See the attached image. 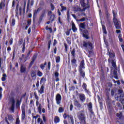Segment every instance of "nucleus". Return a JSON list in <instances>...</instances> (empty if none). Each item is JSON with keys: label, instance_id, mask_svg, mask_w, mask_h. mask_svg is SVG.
I'll return each instance as SVG.
<instances>
[{"label": "nucleus", "instance_id": "34", "mask_svg": "<svg viewBox=\"0 0 124 124\" xmlns=\"http://www.w3.org/2000/svg\"><path fill=\"white\" fill-rule=\"evenodd\" d=\"M90 49H88L87 50V52H88L89 54H88V57L89 58H91L92 56H93V51L90 50Z\"/></svg>", "mask_w": 124, "mask_h": 124}, {"label": "nucleus", "instance_id": "20", "mask_svg": "<svg viewBox=\"0 0 124 124\" xmlns=\"http://www.w3.org/2000/svg\"><path fill=\"white\" fill-rule=\"evenodd\" d=\"M36 58H37V54L35 53L33 55L32 58V61L30 63V64L32 65L33 63L34 62V61L35 60H36Z\"/></svg>", "mask_w": 124, "mask_h": 124}, {"label": "nucleus", "instance_id": "31", "mask_svg": "<svg viewBox=\"0 0 124 124\" xmlns=\"http://www.w3.org/2000/svg\"><path fill=\"white\" fill-rule=\"evenodd\" d=\"M8 119L10 122H13V121H14V119L11 115H8Z\"/></svg>", "mask_w": 124, "mask_h": 124}, {"label": "nucleus", "instance_id": "2", "mask_svg": "<svg viewBox=\"0 0 124 124\" xmlns=\"http://www.w3.org/2000/svg\"><path fill=\"white\" fill-rule=\"evenodd\" d=\"M118 93L115 94V98L116 100L120 101L122 104H124V91L122 89L118 90Z\"/></svg>", "mask_w": 124, "mask_h": 124}, {"label": "nucleus", "instance_id": "28", "mask_svg": "<svg viewBox=\"0 0 124 124\" xmlns=\"http://www.w3.org/2000/svg\"><path fill=\"white\" fill-rule=\"evenodd\" d=\"M22 43H24V39L23 38L19 39L17 44L18 46H20L21 45H22Z\"/></svg>", "mask_w": 124, "mask_h": 124}, {"label": "nucleus", "instance_id": "53", "mask_svg": "<svg viewBox=\"0 0 124 124\" xmlns=\"http://www.w3.org/2000/svg\"><path fill=\"white\" fill-rule=\"evenodd\" d=\"M2 91V88L0 87V100L1 99V97H2V94H1V92Z\"/></svg>", "mask_w": 124, "mask_h": 124}, {"label": "nucleus", "instance_id": "51", "mask_svg": "<svg viewBox=\"0 0 124 124\" xmlns=\"http://www.w3.org/2000/svg\"><path fill=\"white\" fill-rule=\"evenodd\" d=\"M47 68H48V70H50V69H51V62H48Z\"/></svg>", "mask_w": 124, "mask_h": 124}, {"label": "nucleus", "instance_id": "5", "mask_svg": "<svg viewBox=\"0 0 124 124\" xmlns=\"http://www.w3.org/2000/svg\"><path fill=\"white\" fill-rule=\"evenodd\" d=\"M116 122L120 123V122H122L124 121V116H123V113L122 112H119V113H116Z\"/></svg>", "mask_w": 124, "mask_h": 124}, {"label": "nucleus", "instance_id": "35", "mask_svg": "<svg viewBox=\"0 0 124 124\" xmlns=\"http://www.w3.org/2000/svg\"><path fill=\"white\" fill-rule=\"evenodd\" d=\"M37 123H38V124L40 123V124H44V121H42V119L40 118H39L37 120Z\"/></svg>", "mask_w": 124, "mask_h": 124}, {"label": "nucleus", "instance_id": "37", "mask_svg": "<svg viewBox=\"0 0 124 124\" xmlns=\"http://www.w3.org/2000/svg\"><path fill=\"white\" fill-rule=\"evenodd\" d=\"M64 111V108L62 107H60L58 109L59 113H62Z\"/></svg>", "mask_w": 124, "mask_h": 124}, {"label": "nucleus", "instance_id": "45", "mask_svg": "<svg viewBox=\"0 0 124 124\" xmlns=\"http://www.w3.org/2000/svg\"><path fill=\"white\" fill-rule=\"evenodd\" d=\"M44 16H45V13H43L40 17V20H42L43 19V18H44Z\"/></svg>", "mask_w": 124, "mask_h": 124}, {"label": "nucleus", "instance_id": "38", "mask_svg": "<svg viewBox=\"0 0 124 124\" xmlns=\"http://www.w3.org/2000/svg\"><path fill=\"white\" fill-rule=\"evenodd\" d=\"M88 110H90L91 109H93V104H92V103L90 102L88 104Z\"/></svg>", "mask_w": 124, "mask_h": 124}, {"label": "nucleus", "instance_id": "14", "mask_svg": "<svg viewBox=\"0 0 124 124\" xmlns=\"http://www.w3.org/2000/svg\"><path fill=\"white\" fill-rule=\"evenodd\" d=\"M83 69H85V62L84 60L81 61L78 66V70H83Z\"/></svg>", "mask_w": 124, "mask_h": 124}, {"label": "nucleus", "instance_id": "39", "mask_svg": "<svg viewBox=\"0 0 124 124\" xmlns=\"http://www.w3.org/2000/svg\"><path fill=\"white\" fill-rule=\"evenodd\" d=\"M43 82H46V78L43 77L41 78L40 83L42 84Z\"/></svg>", "mask_w": 124, "mask_h": 124}, {"label": "nucleus", "instance_id": "18", "mask_svg": "<svg viewBox=\"0 0 124 124\" xmlns=\"http://www.w3.org/2000/svg\"><path fill=\"white\" fill-rule=\"evenodd\" d=\"M79 100L81 101V102H84L85 100H86V96L83 93H79Z\"/></svg>", "mask_w": 124, "mask_h": 124}, {"label": "nucleus", "instance_id": "29", "mask_svg": "<svg viewBox=\"0 0 124 124\" xmlns=\"http://www.w3.org/2000/svg\"><path fill=\"white\" fill-rule=\"evenodd\" d=\"M80 74V76H82L83 78H85V72L84 71V70H78Z\"/></svg>", "mask_w": 124, "mask_h": 124}, {"label": "nucleus", "instance_id": "43", "mask_svg": "<svg viewBox=\"0 0 124 124\" xmlns=\"http://www.w3.org/2000/svg\"><path fill=\"white\" fill-rule=\"evenodd\" d=\"M61 61V57H60V56H57L56 58V62L57 63H59Z\"/></svg>", "mask_w": 124, "mask_h": 124}, {"label": "nucleus", "instance_id": "19", "mask_svg": "<svg viewBox=\"0 0 124 124\" xmlns=\"http://www.w3.org/2000/svg\"><path fill=\"white\" fill-rule=\"evenodd\" d=\"M20 73H26V71H27V67L22 64L20 66Z\"/></svg>", "mask_w": 124, "mask_h": 124}, {"label": "nucleus", "instance_id": "11", "mask_svg": "<svg viewBox=\"0 0 124 124\" xmlns=\"http://www.w3.org/2000/svg\"><path fill=\"white\" fill-rule=\"evenodd\" d=\"M108 53H109V58L108 60V62H111V61L115 60V53H110L109 50H108Z\"/></svg>", "mask_w": 124, "mask_h": 124}, {"label": "nucleus", "instance_id": "15", "mask_svg": "<svg viewBox=\"0 0 124 124\" xmlns=\"http://www.w3.org/2000/svg\"><path fill=\"white\" fill-rule=\"evenodd\" d=\"M67 117L68 118V123H69V124H74L73 116H72V115H67Z\"/></svg>", "mask_w": 124, "mask_h": 124}, {"label": "nucleus", "instance_id": "52", "mask_svg": "<svg viewBox=\"0 0 124 124\" xmlns=\"http://www.w3.org/2000/svg\"><path fill=\"white\" fill-rule=\"evenodd\" d=\"M45 2H44V0H41L40 1V5L41 6H43L44 5V4H45Z\"/></svg>", "mask_w": 124, "mask_h": 124}, {"label": "nucleus", "instance_id": "9", "mask_svg": "<svg viewBox=\"0 0 124 124\" xmlns=\"http://www.w3.org/2000/svg\"><path fill=\"white\" fill-rule=\"evenodd\" d=\"M56 101L58 105H60V104H61V102L62 101V95H61V94L58 93L56 94Z\"/></svg>", "mask_w": 124, "mask_h": 124}, {"label": "nucleus", "instance_id": "17", "mask_svg": "<svg viewBox=\"0 0 124 124\" xmlns=\"http://www.w3.org/2000/svg\"><path fill=\"white\" fill-rule=\"evenodd\" d=\"M34 3V1L33 0H28L27 3V10H30V4H31V6H32V5H33Z\"/></svg>", "mask_w": 124, "mask_h": 124}, {"label": "nucleus", "instance_id": "41", "mask_svg": "<svg viewBox=\"0 0 124 124\" xmlns=\"http://www.w3.org/2000/svg\"><path fill=\"white\" fill-rule=\"evenodd\" d=\"M37 75L39 77H42V75H43V73L42 72H40V71L38 70L37 73Z\"/></svg>", "mask_w": 124, "mask_h": 124}, {"label": "nucleus", "instance_id": "46", "mask_svg": "<svg viewBox=\"0 0 124 124\" xmlns=\"http://www.w3.org/2000/svg\"><path fill=\"white\" fill-rule=\"evenodd\" d=\"M71 31V29H70V30H68V29L67 30V31L65 32L66 35L68 36L70 34Z\"/></svg>", "mask_w": 124, "mask_h": 124}, {"label": "nucleus", "instance_id": "59", "mask_svg": "<svg viewBox=\"0 0 124 124\" xmlns=\"http://www.w3.org/2000/svg\"><path fill=\"white\" fill-rule=\"evenodd\" d=\"M111 94L112 96H114V95L115 94V90H111Z\"/></svg>", "mask_w": 124, "mask_h": 124}, {"label": "nucleus", "instance_id": "21", "mask_svg": "<svg viewBox=\"0 0 124 124\" xmlns=\"http://www.w3.org/2000/svg\"><path fill=\"white\" fill-rule=\"evenodd\" d=\"M113 75L114 76V78L115 79H116L117 80H118V79H119V77H118V72H117V70H118L117 69H113Z\"/></svg>", "mask_w": 124, "mask_h": 124}, {"label": "nucleus", "instance_id": "58", "mask_svg": "<svg viewBox=\"0 0 124 124\" xmlns=\"http://www.w3.org/2000/svg\"><path fill=\"white\" fill-rule=\"evenodd\" d=\"M31 20H28L27 21V26H31Z\"/></svg>", "mask_w": 124, "mask_h": 124}, {"label": "nucleus", "instance_id": "64", "mask_svg": "<svg viewBox=\"0 0 124 124\" xmlns=\"http://www.w3.org/2000/svg\"><path fill=\"white\" fill-rule=\"evenodd\" d=\"M73 109V105L72 104H71L70 106V111H72Z\"/></svg>", "mask_w": 124, "mask_h": 124}, {"label": "nucleus", "instance_id": "10", "mask_svg": "<svg viewBox=\"0 0 124 124\" xmlns=\"http://www.w3.org/2000/svg\"><path fill=\"white\" fill-rule=\"evenodd\" d=\"M74 105L77 107L78 110H81L82 108V104H80L77 99L74 100Z\"/></svg>", "mask_w": 124, "mask_h": 124}, {"label": "nucleus", "instance_id": "48", "mask_svg": "<svg viewBox=\"0 0 124 124\" xmlns=\"http://www.w3.org/2000/svg\"><path fill=\"white\" fill-rule=\"evenodd\" d=\"M38 112L40 114H41V104H40L38 108Z\"/></svg>", "mask_w": 124, "mask_h": 124}, {"label": "nucleus", "instance_id": "4", "mask_svg": "<svg viewBox=\"0 0 124 124\" xmlns=\"http://www.w3.org/2000/svg\"><path fill=\"white\" fill-rule=\"evenodd\" d=\"M83 46L85 48L86 51H88V50H92V49H93V44L90 42H86L84 41Z\"/></svg>", "mask_w": 124, "mask_h": 124}, {"label": "nucleus", "instance_id": "23", "mask_svg": "<svg viewBox=\"0 0 124 124\" xmlns=\"http://www.w3.org/2000/svg\"><path fill=\"white\" fill-rule=\"evenodd\" d=\"M38 93H39L40 94H42V93H44V85L41 86L40 89L38 90Z\"/></svg>", "mask_w": 124, "mask_h": 124}, {"label": "nucleus", "instance_id": "40", "mask_svg": "<svg viewBox=\"0 0 124 124\" xmlns=\"http://www.w3.org/2000/svg\"><path fill=\"white\" fill-rule=\"evenodd\" d=\"M49 20H50V21H51V22H53V21H54V20H55V15H52L50 16Z\"/></svg>", "mask_w": 124, "mask_h": 124}, {"label": "nucleus", "instance_id": "42", "mask_svg": "<svg viewBox=\"0 0 124 124\" xmlns=\"http://www.w3.org/2000/svg\"><path fill=\"white\" fill-rule=\"evenodd\" d=\"M86 21V18L83 17L80 19H77V22H85Z\"/></svg>", "mask_w": 124, "mask_h": 124}, {"label": "nucleus", "instance_id": "57", "mask_svg": "<svg viewBox=\"0 0 124 124\" xmlns=\"http://www.w3.org/2000/svg\"><path fill=\"white\" fill-rule=\"evenodd\" d=\"M83 37H85L86 39H89V36L85 33L83 34Z\"/></svg>", "mask_w": 124, "mask_h": 124}, {"label": "nucleus", "instance_id": "49", "mask_svg": "<svg viewBox=\"0 0 124 124\" xmlns=\"http://www.w3.org/2000/svg\"><path fill=\"white\" fill-rule=\"evenodd\" d=\"M4 6V3L3 2H1L0 3V9H2V8Z\"/></svg>", "mask_w": 124, "mask_h": 124}, {"label": "nucleus", "instance_id": "27", "mask_svg": "<svg viewBox=\"0 0 124 124\" xmlns=\"http://www.w3.org/2000/svg\"><path fill=\"white\" fill-rule=\"evenodd\" d=\"M54 123H55V124H58V123H60V118L59 117V116H55Z\"/></svg>", "mask_w": 124, "mask_h": 124}, {"label": "nucleus", "instance_id": "7", "mask_svg": "<svg viewBox=\"0 0 124 124\" xmlns=\"http://www.w3.org/2000/svg\"><path fill=\"white\" fill-rule=\"evenodd\" d=\"M113 22L116 29L117 30H120L121 29V22L116 19L113 20Z\"/></svg>", "mask_w": 124, "mask_h": 124}, {"label": "nucleus", "instance_id": "54", "mask_svg": "<svg viewBox=\"0 0 124 124\" xmlns=\"http://www.w3.org/2000/svg\"><path fill=\"white\" fill-rule=\"evenodd\" d=\"M16 124H20V120L19 119V117H17L16 119Z\"/></svg>", "mask_w": 124, "mask_h": 124}, {"label": "nucleus", "instance_id": "22", "mask_svg": "<svg viewBox=\"0 0 124 124\" xmlns=\"http://www.w3.org/2000/svg\"><path fill=\"white\" fill-rule=\"evenodd\" d=\"M72 30H73V32H76V31H77V29L75 26V24H74V22H72Z\"/></svg>", "mask_w": 124, "mask_h": 124}, {"label": "nucleus", "instance_id": "60", "mask_svg": "<svg viewBox=\"0 0 124 124\" xmlns=\"http://www.w3.org/2000/svg\"><path fill=\"white\" fill-rule=\"evenodd\" d=\"M16 107H20V101L19 100H17L16 104Z\"/></svg>", "mask_w": 124, "mask_h": 124}, {"label": "nucleus", "instance_id": "63", "mask_svg": "<svg viewBox=\"0 0 124 124\" xmlns=\"http://www.w3.org/2000/svg\"><path fill=\"white\" fill-rule=\"evenodd\" d=\"M61 8H62V10H61L62 12V11H64L66 10V7H65L63 6V7H61Z\"/></svg>", "mask_w": 124, "mask_h": 124}, {"label": "nucleus", "instance_id": "55", "mask_svg": "<svg viewBox=\"0 0 124 124\" xmlns=\"http://www.w3.org/2000/svg\"><path fill=\"white\" fill-rule=\"evenodd\" d=\"M51 46V40L48 41V44H47V48L49 50L50 49V47Z\"/></svg>", "mask_w": 124, "mask_h": 124}, {"label": "nucleus", "instance_id": "32", "mask_svg": "<svg viewBox=\"0 0 124 124\" xmlns=\"http://www.w3.org/2000/svg\"><path fill=\"white\" fill-rule=\"evenodd\" d=\"M102 27L103 33H104L105 34H107V31H106V28L105 27V26L102 25Z\"/></svg>", "mask_w": 124, "mask_h": 124}, {"label": "nucleus", "instance_id": "56", "mask_svg": "<svg viewBox=\"0 0 124 124\" xmlns=\"http://www.w3.org/2000/svg\"><path fill=\"white\" fill-rule=\"evenodd\" d=\"M50 6H51L52 11H53V10H55V6H54V5L51 3L50 4Z\"/></svg>", "mask_w": 124, "mask_h": 124}, {"label": "nucleus", "instance_id": "47", "mask_svg": "<svg viewBox=\"0 0 124 124\" xmlns=\"http://www.w3.org/2000/svg\"><path fill=\"white\" fill-rule=\"evenodd\" d=\"M42 117H43V120L44 121V122L46 123V121H47V119H46V117H45V114H43L42 115Z\"/></svg>", "mask_w": 124, "mask_h": 124}, {"label": "nucleus", "instance_id": "13", "mask_svg": "<svg viewBox=\"0 0 124 124\" xmlns=\"http://www.w3.org/2000/svg\"><path fill=\"white\" fill-rule=\"evenodd\" d=\"M74 9L76 12H85V10L84 9L81 8V7L79 6H76L74 7Z\"/></svg>", "mask_w": 124, "mask_h": 124}, {"label": "nucleus", "instance_id": "25", "mask_svg": "<svg viewBox=\"0 0 124 124\" xmlns=\"http://www.w3.org/2000/svg\"><path fill=\"white\" fill-rule=\"evenodd\" d=\"M86 23L83 22V23H80L79 24V28L81 29H83V30H85L86 29Z\"/></svg>", "mask_w": 124, "mask_h": 124}, {"label": "nucleus", "instance_id": "30", "mask_svg": "<svg viewBox=\"0 0 124 124\" xmlns=\"http://www.w3.org/2000/svg\"><path fill=\"white\" fill-rule=\"evenodd\" d=\"M76 52V49L75 48H73L72 50L71 51V55L73 58H75V52Z\"/></svg>", "mask_w": 124, "mask_h": 124}, {"label": "nucleus", "instance_id": "8", "mask_svg": "<svg viewBox=\"0 0 124 124\" xmlns=\"http://www.w3.org/2000/svg\"><path fill=\"white\" fill-rule=\"evenodd\" d=\"M25 108L26 106H25V105L23 104L22 106L21 107L22 120H25V118H26Z\"/></svg>", "mask_w": 124, "mask_h": 124}, {"label": "nucleus", "instance_id": "62", "mask_svg": "<svg viewBox=\"0 0 124 124\" xmlns=\"http://www.w3.org/2000/svg\"><path fill=\"white\" fill-rule=\"evenodd\" d=\"M64 46L65 47V51L67 52V48H68L67 45L66 44H65V43H64Z\"/></svg>", "mask_w": 124, "mask_h": 124}, {"label": "nucleus", "instance_id": "3", "mask_svg": "<svg viewBox=\"0 0 124 124\" xmlns=\"http://www.w3.org/2000/svg\"><path fill=\"white\" fill-rule=\"evenodd\" d=\"M79 3L85 11H86V9H89L90 7V4H89V0H80Z\"/></svg>", "mask_w": 124, "mask_h": 124}, {"label": "nucleus", "instance_id": "33", "mask_svg": "<svg viewBox=\"0 0 124 124\" xmlns=\"http://www.w3.org/2000/svg\"><path fill=\"white\" fill-rule=\"evenodd\" d=\"M112 13H113V21H115V20H117V13H116L115 12V11L113 10L112 11Z\"/></svg>", "mask_w": 124, "mask_h": 124}, {"label": "nucleus", "instance_id": "16", "mask_svg": "<svg viewBox=\"0 0 124 124\" xmlns=\"http://www.w3.org/2000/svg\"><path fill=\"white\" fill-rule=\"evenodd\" d=\"M31 76L32 80L36 79V72L34 70H31Z\"/></svg>", "mask_w": 124, "mask_h": 124}, {"label": "nucleus", "instance_id": "26", "mask_svg": "<svg viewBox=\"0 0 124 124\" xmlns=\"http://www.w3.org/2000/svg\"><path fill=\"white\" fill-rule=\"evenodd\" d=\"M25 46H26V42H25V40H24L23 45L21 46V47H22V53H25V49H26Z\"/></svg>", "mask_w": 124, "mask_h": 124}, {"label": "nucleus", "instance_id": "61", "mask_svg": "<svg viewBox=\"0 0 124 124\" xmlns=\"http://www.w3.org/2000/svg\"><path fill=\"white\" fill-rule=\"evenodd\" d=\"M15 22H16V20L15 19H13L12 20V26H15Z\"/></svg>", "mask_w": 124, "mask_h": 124}, {"label": "nucleus", "instance_id": "36", "mask_svg": "<svg viewBox=\"0 0 124 124\" xmlns=\"http://www.w3.org/2000/svg\"><path fill=\"white\" fill-rule=\"evenodd\" d=\"M6 77H7L6 74H3L2 75V78H1V80H2V81L3 82H4V81H5V80H6Z\"/></svg>", "mask_w": 124, "mask_h": 124}, {"label": "nucleus", "instance_id": "44", "mask_svg": "<svg viewBox=\"0 0 124 124\" xmlns=\"http://www.w3.org/2000/svg\"><path fill=\"white\" fill-rule=\"evenodd\" d=\"M82 88L85 90V91L87 90V84L85 83H83L82 84Z\"/></svg>", "mask_w": 124, "mask_h": 124}, {"label": "nucleus", "instance_id": "24", "mask_svg": "<svg viewBox=\"0 0 124 124\" xmlns=\"http://www.w3.org/2000/svg\"><path fill=\"white\" fill-rule=\"evenodd\" d=\"M77 61L75 59V57L73 58V59L71 60V64L72 65H74V66H77V64H76Z\"/></svg>", "mask_w": 124, "mask_h": 124}, {"label": "nucleus", "instance_id": "50", "mask_svg": "<svg viewBox=\"0 0 124 124\" xmlns=\"http://www.w3.org/2000/svg\"><path fill=\"white\" fill-rule=\"evenodd\" d=\"M119 41L120 42H123V38H122V34H120L118 36Z\"/></svg>", "mask_w": 124, "mask_h": 124}, {"label": "nucleus", "instance_id": "12", "mask_svg": "<svg viewBox=\"0 0 124 124\" xmlns=\"http://www.w3.org/2000/svg\"><path fill=\"white\" fill-rule=\"evenodd\" d=\"M109 63H111V68L112 69H115V70L117 69V64H116V60H112L111 62H108Z\"/></svg>", "mask_w": 124, "mask_h": 124}, {"label": "nucleus", "instance_id": "6", "mask_svg": "<svg viewBox=\"0 0 124 124\" xmlns=\"http://www.w3.org/2000/svg\"><path fill=\"white\" fill-rule=\"evenodd\" d=\"M11 101L12 103V106L10 108V110H11V111H12L13 113H14L15 109V99H14V97H12L11 98Z\"/></svg>", "mask_w": 124, "mask_h": 124}, {"label": "nucleus", "instance_id": "1", "mask_svg": "<svg viewBox=\"0 0 124 124\" xmlns=\"http://www.w3.org/2000/svg\"><path fill=\"white\" fill-rule=\"evenodd\" d=\"M78 118L80 124H87L86 122V114L85 110H82L78 112Z\"/></svg>", "mask_w": 124, "mask_h": 124}]
</instances>
